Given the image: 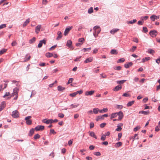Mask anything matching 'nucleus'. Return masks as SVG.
I'll return each mask as SVG.
<instances>
[{
  "label": "nucleus",
  "instance_id": "f257e3e1",
  "mask_svg": "<svg viewBox=\"0 0 160 160\" xmlns=\"http://www.w3.org/2000/svg\"><path fill=\"white\" fill-rule=\"evenodd\" d=\"M58 121V120L57 119H55L53 120L52 119H48L47 120L46 119H44L42 120V122L47 124H48L49 123H52L54 122H56Z\"/></svg>",
  "mask_w": 160,
  "mask_h": 160
},
{
  "label": "nucleus",
  "instance_id": "f03ea898",
  "mask_svg": "<svg viewBox=\"0 0 160 160\" xmlns=\"http://www.w3.org/2000/svg\"><path fill=\"white\" fill-rule=\"evenodd\" d=\"M19 90V89L17 88H15L13 89V92L12 94V96L15 95L16 96L14 98V100H16L18 98V91Z\"/></svg>",
  "mask_w": 160,
  "mask_h": 160
},
{
  "label": "nucleus",
  "instance_id": "7ed1b4c3",
  "mask_svg": "<svg viewBox=\"0 0 160 160\" xmlns=\"http://www.w3.org/2000/svg\"><path fill=\"white\" fill-rule=\"evenodd\" d=\"M149 34L152 37L154 38L156 36L158 32L156 30H153L150 31Z\"/></svg>",
  "mask_w": 160,
  "mask_h": 160
},
{
  "label": "nucleus",
  "instance_id": "20e7f679",
  "mask_svg": "<svg viewBox=\"0 0 160 160\" xmlns=\"http://www.w3.org/2000/svg\"><path fill=\"white\" fill-rule=\"evenodd\" d=\"M12 115L14 118H17L19 117V113L17 110H15L12 112Z\"/></svg>",
  "mask_w": 160,
  "mask_h": 160
},
{
  "label": "nucleus",
  "instance_id": "39448f33",
  "mask_svg": "<svg viewBox=\"0 0 160 160\" xmlns=\"http://www.w3.org/2000/svg\"><path fill=\"white\" fill-rule=\"evenodd\" d=\"M44 129V126L42 125H38L35 128V129L36 131H42Z\"/></svg>",
  "mask_w": 160,
  "mask_h": 160
},
{
  "label": "nucleus",
  "instance_id": "423d86ee",
  "mask_svg": "<svg viewBox=\"0 0 160 160\" xmlns=\"http://www.w3.org/2000/svg\"><path fill=\"white\" fill-rule=\"evenodd\" d=\"M46 40L44 39L40 40L38 45V48H41L42 45V44L43 43L44 44H46Z\"/></svg>",
  "mask_w": 160,
  "mask_h": 160
},
{
  "label": "nucleus",
  "instance_id": "0eeeda50",
  "mask_svg": "<svg viewBox=\"0 0 160 160\" xmlns=\"http://www.w3.org/2000/svg\"><path fill=\"white\" fill-rule=\"evenodd\" d=\"M72 28V26L66 28L64 31V35L65 36H66L68 34L69 31Z\"/></svg>",
  "mask_w": 160,
  "mask_h": 160
},
{
  "label": "nucleus",
  "instance_id": "6e6552de",
  "mask_svg": "<svg viewBox=\"0 0 160 160\" xmlns=\"http://www.w3.org/2000/svg\"><path fill=\"white\" fill-rule=\"evenodd\" d=\"M118 120H121L124 116L123 113L122 111H120L118 112Z\"/></svg>",
  "mask_w": 160,
  "mask_h": 160
},
{
  "label": "nucleus",
  "instance_id": "1a4fd4ad",
  "mask_svg": "<svg viewBox=\"0 0 160 160\" xmlns=\"http://www.w3.org/2000/svg\"><path fill=\"white\" fill-rule=\"evenodd\" d=\"M57 35L58 36L56 38V40H59L62 38V32L60 31H59L58 32Z\"/></svg>",
  "mask_w": 160,
  "mask_h": 160
},
{
  "label": "nucleus",
  "instance_id": "9d476101",
  "mask_svg": "<svg viewBox=\"0 0 160 160\" xmlns=\"http://www.w3.org/2000/svg\"><path fill=\"white\" fill-rule=\"evenodd\" d=\"M41 28V25H38L36 26L35 28V32L37 34H38Z\"/></svg>",
  "mask_w": 160,
  "mask_h": 160
},
{
  "label": "nucleus",
  "instance_id": "9b49d317",
  "mask_svg": "<svg viewBox=\"0 0 160 160\" xmlns=\"http://www.w3.org/2000/svg\"><path fill=\"white\" fill-rule=\"evenodd\" d=\"M95 92V91L94 90H92L90 91H86L85 93V95L86 96H88V95H92L94 92Z\"/></svg>",
  "mask_w": 160,
  "mask_h": 160
},
{
  "label": "nucleus",
  "instance_id": "f8f14e48",
  "mask_svg": "<svg viewBox=\"0 0 160 160\" xmlns=\"http://www.w3.org/2000/svg\"><path fill=\"white\" fill-rule=\"evenodd\" d=\"M72 42L70 40H69L67 41L66 46L69 48L72 47Z\"/></svg>",
  "mask_w": 160,
  "mask_h": 160
},
{
  "label": "nucleus",
  "instance_id": "ddd939ff",
  "mask_svg": "<svg viewBox=\"0 0 160 160\" xmlns=\"http://www.w3.org/2000/svg\"><path fill=\"white\" fill-rule=\"evenodd\" d=\"M88 133L89 135L90 136L96 139L97 138V136L95 135V133L93 132L89 131L88 132Z\"/></svg>",
  "mask_w": 160,
  "mask_h": 160
},
{
  "label": "nucleus",
  "instance_id": "4468645a",
  "mask_svg": "<svg viewBox=\"0 0 160 160\" xmlns=\"http://www.w3.org/2000/svg\"><path fill=\"white\" fill-rule=\"evenodd\" d=\"M5 102H2L0 104V112L1 111L5 108Z\"/></svg>",
  "mask_w": 160,
  "mask_h": 160
},
{
  "label": "nucleus",
  "instance_id": "2eb2a0df",
  "mask_svg": "<svg viewBox=\"0 0 160 160\" xmlns=\"http://www.w3.org/2000/svg\"><path fill=\"white\" fill-rule=\"evenodd\" d=\"M93 60V58L92 57H90L87 58L84 61V62L87 63L91 62Z\"/></svg>",
  "mask_w": 160,
  "mask_h": 160
},
{
  "label": "nucleus",
  "instance_id": "dca6fc26",
  "mask_svg": "<svg viewBox=\"0 0 160 160\" xmlns=\"http://www.w3.org/2000/svg\"><path fill=\"white\" fill-rule=\"evenodd\" d=\"M122 88V86H121L118 85L115 87L113 90L114 91H117L121 90Z\"/></svg>",
  "mask_w": 160,
  "mask_h": 160
},
{
  "label": "nucleus",
  "instance_id": "f3484780",
  "mask_svg": "<svg viewBox=\"0 0 160 160\" xmlns=\"http://www.w3.org/2000/svg\"><path fill=\"white\" fill-rule=\"evenodd\" d=\"M30 18H28L27 19L26 21L23 23L22 25V26L23 27H25L26 26L27 24L29 23L30 22Z\"/></svg>",
  "mask_w": 160,
  "mask_h": 160
},
{
  "label": "nucleus",
  "instance_id": "a211bd4d",
  "mask_svg": "<svg viewBox=\"0 0 160 160\" xmlns=\"http://www.w3.org/2000/svg\"><path fill=\"white\" fill-rule=\"evenodd\" d=\"M133 63L132 62H129L127 64H124V67L126 68H129V67L130 66H132Z\"/></svg>",
  "mask_w": 160,
  "mask_h": 160
},
{
  "label": "nucleus",
  "instance_id": "6ab92c4d",
  "mask_svg": "<svg viewBox=\"0 0 160 160\" xmlns=\"http://www.w3.org/2000/svg\"><path fill=\"white\" fill-rule=\"evenodd\" d=\"M119 29L118 28L113 29L110 31V33L112 34H114L115 33L119 31Z\"/></svg>",
  "mask_w": 160,
  "mask_h": 160
},
{
  "label": "nucleus",
  "instance_id": "aec40b11",
  "mask_svg": "<svg viewBox=\"0 0 160 160\" xmlns=\"http://www.w3.org/2000/svg\"><path fill=\"white\" fill-rule=\"evenodd\" d=\"M7 97H8L7 98L8 99H9L11 98V96L9 92H6L5 94L3 96V98H5Z\"/></svg>",
  "mask_w": 160,
  "mask_h": 160
},
{
  "label": "nucleus",
  "instance_id": "412c9836",
  "mask_svg": "<svg viewBox=\"0 0 160 160\" xmlns=\"http://www.w3.org/2000/svg\"><path fill=\"white\" fill-rule=\"evenodd\" d=\"M118 112L113 113L111 114L110 118L112 119L113 118H116L118 115Z\"/></svg>",
  "mask_w": 160,
  "mask_h": 160
},
{
  "label": "nucleus",
  "instance_id": "4be33fe9",
  "mask_svg": "<svg viewBox=\"0 0 160 160\" xmlns=\"http://www.w3.org/2000/svg\"><path fill=\"white\" fill-rule=\"evenodd\" d=\"M139 113H141L144 115H148L149 113V111L148 110L147 111H139Z\"/></svg>",
  "mask_w": 160,
  "mask_h": 160
},
{
  "label": "nucleus",
  "instance_id": "5701e85b",
  "mask_svg": "<svg viewBox=\"0 0 160 160\" xmlns=\"http://www.w3.org/2000/svg\"><path fill=\"white\" fill-rule=\"evenodd\" d=\"M58 90L59 91H62L65 89V88L61 86H58L57 88Z\"/></svg>",
  "mask_w": 160,
  "mask_h": 160
},
{
  "label": "nucleus",
  "instance_id": "b1692460",
  "mask_svg": "<svg viewBox=\"0 0 160 160\" xmlns=\"http://www.w3.org/2000/svg\"><path fill=\"white\" fill-rule=\"evenodd\" d=\"M110 53L112 54L117 55L118 54V52L115 49H112L110 52Z\"/></svg>",
  "mask_w": 160,
  "mask_h": 160
},
{
  "label": "nucleus",
  "instance_id": "393cba45",
  "mask_svg": "<svg viewBox=\"0 0 160 160\" xmlns=\"http://www.w3.org/2000/svg\"><path fill=\"white\" fill-rule=\"evenodd\" d=\"M126 81V80H123L120 81H116L117 84H123L124 82Z\"/></svg>",
  "mask_w": 160,
  "mask_h": 160
},
{
  "label": "nucleus",
  "instance_id": "a878e982",
  "mask_svg": "<svg viewBox=\"0 0 160 160\" xmlns=\"http://www.w3.org/2000/svg\"><path fill=\"white\" fill-rule=\"evenodd\" d=\"M99 111V109L98 108H94L93 110V112L95 114H97Z\"/></svg>",
  "mask_w": 160,
  "mask_h": 160
},
{
  "label": "nucleus",
  "instance_id": "bb28decb",
  "mask_svg": "<svg viewBox=\"0 0 160 160\" xmlns=\"http://www.w3.org/2000/svg\"><path fill=\"white\" fill-rule=\"evenodd\" d=\"M36 40V38L35 37H33L29 41V43L30 44L33 43Z\"/></svg>",
  "mask_w": 160,
  "mask_h": 160
},
{
  "label": "nucleus",
  "instance_id": "cd10ccee",
  "mask_svg": "<svg viewBox=\"0 0 160 160\" xmlns=\"http://www.w3.org/2000/svg\"><path fill=\"white\" fill-rule=\"evenodd\" d=\"M108 111V109L107 108H104L100 110L99 112L100 113H102L103 112H107Z\"/></svg>",
  "mask_w": 160,
  "mask_h": 160
},
{
  "label": "nucleus",
  "instance_id": "c85d7f7f",
  "mask_svg": "<svg viewBox=\"0 0 160 160\" xmlns=\"http://www.w3.org/2000/svg\"><path fill=\"white\" fill-rule=\"evenodd\" d=\"M134 102V101H131L129 102L127 104V106L128 107H130L131 106Z\"/></svg>",
  "mask_w": 160,
  "mask_h": 160
},
{
  "label": "nucleus",
  "instance_id": "c756f323",
  "mask_svg": "<svg viewBox=\"0 0 160 160\" xmlns=\"http://www.w3.org/2000/svg\"><path fill=\"white\" fill-rule=\"evenodd\" d=\"M85 41V40L83 38H79L78 40V41L79 42H81V43H83Z\"/></svg>",
  "mask_w": 160,
  "mask_h": 160
},
{
  "label": "nucleus",
  "instance_id": "7c9ffc66",
  "mask_svg": "<svg viewBox=\"0 0 160 160\" xmlns=\"http://www.w3.org/2000/svg\"><path fill=\"white\" fill-rule=\"evenodd\" d=\"M45 55L47 58H50L53 56V54L50 52L46 53Z\"/></svg>",
  "mask_w": 160,
  "mask_h": 160
},
{
  "label": "nucleus",
  "instance_id": "2f4dec72",
  "mask_svg": "<svg viewBox=\"0 0 160 160\" xmlns=\"http://www.w3.org/2000/svg\"><path fill=\"white\" fill-rule=\"evenodd\" d=\"M35 129L32 128L29 131V136H32L34 133Z\"/></svg>",
  "mask_w": 160,
  "mask_h": 160
},
{
  "label": "nucleus",
  "instance_id": "473e14b6",
  "mask_svg": "<svg viewBox=\"0 0 160 160\" xmlns=\"http://www.w3.org/2000/svg\"><path fill=\"white\" fill-rule=\"evenodd\" d=\"M137 20L136 19H133V20H131L128 22V24H133V23L136 22Z\"/></svg>",
  "mask_w": 160,
  "mask_h": 160
},
{
  "label": "nucleus",
  "instance_id": "72a5a7b5",
  "mask_svg": "<svg viewBox=\"0 0 160 160\" xmlns=\"http://www.w3.org/2000/svg\"><path fill=\"white\" fill-rule=\"evenodd\" d=\"M40 137V135L38 134H36L33 137V138L34 139L36 140L39 139Z\"/></svg>",
  "mask_w": 160,
  "mask_h": 160
},
{
  "label": "nucleus",
  "instance_id": "f704fd0d",
  "mask_svg": "<svg viewBox=\"0 0 160 160\" xmlns=\"http://www.w3.org/2000/svg\"><path fill=\"white\" fill-rule=\"evenodd\" d=\"M150 59V58L149 57H146L145 58H143L142 59V62H144L146 61H147L149 60Z\"/></svg>",
  "mask_w": 160,
  "mask_h": 160
},
{
  "label": "nucleus",
  "instance_id": "c9c22d12",
  "mask_svg": "<svg viewBox=\"0 0 160 160\" xmlns=\"http://www.w3.org/2000/svg\"><path fill=\"white\" fill-rule=\"evenodd\" d=\"M104 118L102 117V115L98 116L96 118V120L97 121H98L100 119H104Z\"/></svg>",
  "mask_w": 160,
  "mask_h": 160
},
{
  "label": "nucleus",
  "instance_id": "e433bc0d",
  "mask_svg": "<svg viewBox=\"0 0 160 160\" xmlns=\"http://www.w3.org/2000/svg\"><path fill=\"white\" fill-rule=\"evenodd\" d=\"M7 49H6L3 48L0 51V55H2L3 54L4 52H6Z\"/></svg>",
  "mask_w": 160,
  "mask_h": 160
},
{
  "label": "nucleus",
  "instance_id": "4c0bfd02",
  "mask_svg": "<svg viewBox=\"0 0 160 160\" xmlns=\"http://www.w3.org/2000/svg\"><path fill=\"white\" fill-rule=\"evenodd\" d=\"M93 12V8L92 7H90L88 10V13L91 14Z\"/></svg>",
  "mask_w": 160,
  "mask_h": 160
},
{
  "label": "nucleus",
  "instance_id": "58836bf2",
  "mask_svg": "<svg viewBox=\"0 0 160 160\" xmlns=\"http://www.w3.org/2000/svg\"><path fill=\"white\" fill-rule=\"evenodd\" d=\"M106 138V136L105 134H103L101 136L100 139L101 141H104L105 140Z\"/></svg>",
  "mask_w": 160,
  "mask_h": 160
},
{
  "label": "nucleus",
  "instance_id": "ea45409f",
  "mask_svg": "<svg viewBox=\"0 0 160 160\" xmlns=\"http://www.w3.org/2000/svg\"><path fill=\"white\" fill-rule=\"evenodd\" d=\"M137 48V47L135 46H133L132 47V48L129 51L131 52H134L136 48Z\"/></svg>",
  "mask_w": 160,
  "mask_h": 160
},
{
  "label": "nucleus",
  "instance_id": "a19ab883",
  "mask_svg": "<svg viewBox=\"0 0 160 160\" xmlns=\"http://www.w3.org/2000/svg\"><path fill=\"white\" fill-rule=\"evenodd\" d=\"M26 124L28 125H30L32 123V120H26Z\"/></svg>",
  "mask_w": 160,
  "mask_h": 160
},
{
  "label": "nucleus",
  "instance_id": "79ce46f5",
  "mask_svg": "<svg viewBox=\"0 0 160 160\" xmlns=\"http://www.w3.org/2000/svg\"><path fill=\"white\" fill-rule=\"evenodd\" d=\"M28 56V55H27L26 56V58L25 59V60L24 61L25 62H26L27 61H28L31 58V56L30 55H29L28 56L27 58V57Z\"/></svg>",
  "mask_w": 160,
  "mask_h": 160
},
{
  "label": "nucleus",
  "instance_id": "37998d69",
  "mask_svg": "<svg viewBox=\"0 0 160 160\" xmlns=\"http://www.w3.org/2000/svg\"><path fill=\"white\" fill-rule=\"evenodd\" d=\"M148 52L151 54H153L155 52L152 49H149L148 50Z\"/></svg>",
  "mask_w": 160,
  "mask_h": 160
},
{
  "label": "nucleus",
  "instance_id": "c03bdc74",
  "mask_svg": "<svg viewBox=\"0 0 160 160\" xmlns=\"http://www.w3.org/2000/svg\"><path fill=\"white\" fill-rule=\"evenodd\" d=\"M125 61V59L122 58H120L118 60V61L117 62L118 63H120V62H122Z\"/></svg>",
  "mask_w": 160,
  "mask_h": 160
},
{
  "label": "nucleus",
  "instance_id": "a18cd8bd",
  "mask_svg": "<svg viewBox=\"0 0 160 160\" xmlns=\"http://www.w3.org/2000/svg\"><path fill=\"white\" fill-rule=\"evenodd\" d=\"M114 69L115 70L119 71L121 69V67L120 66H116L114 68Z\"/></svg>",
  "mask_w": 160,
  "mask_h": 160
},
{
  "label": "nucleus",
  "instance_id": "49530a36",
  "mask_svg": "<svg viewBox=\"0 0 160 160\" xmlns=\"http://www.w3.org/2000/svg\"><path fill=\"white\" fill-rule=\"evenodd\" d=\"M154 15H152L150 17V18L151 19V20L152 21H154L155 20H156L155 17H154Z\"/></svg>",
  "mask_w": 160,
  "mask_h": 160
},
{
  "label": "nucleus",
  "instance_id": "de8ad7c7",
  "mask_svg": "<svg viewBox=\"0 0 160 160\" xmlns=\"http://www.w3.org/2000/svg\"><path fill=\"white\" fill-rule=\"evenodd\" d=\"M79 105V104H77L76 105H73V104H72L70 106H72V107L71 108H74L78 107Z\"/></svg>",
  "mask_w": 160,
  "mask_h": 160
},
{
  "label": "nucleus",
  "instance_id": "09e8293b",
  "mask_svg": "<svg viewBox=\"0 0 160 160\" xmlns=\"http://www.w3.org/2000/svg\"><path fill=\"white\" fill-rule=\"evenodd\" d=\"M122 96L128 97H130V95L129 94H128L127 93H124L122 95Z\"/></svg>",
  "mask_w": 160,
  "mask_h": 160
},
{
  "label": "nucleus",
  "instance_id": "8fccbe9b",
  "mask_svg": "<svg viewBox=\"0 0 160 160\" xmlns=\"http://www.w3.org/2000/svg\"><path fill=\"white\" fill-rule=\"evenodd\" d=\"M58 117L60 118H62L64 117V115L62 113H59L58 114Z\"/></svg>",
  "mask_w": 160,
  "mask_h": 160
},
{
  "label": "nucleus",
  "instance_id": "3c124183",
  "mask_svg": "<svg viewBox=\"0 0 160 160\" xmlns=\"http://www.w3.org/2000/svg\"><path fill=\"white\" fill-rule=\"evenodd\" d=\"M143 31L145 33H146L148 32V30L147 28L146 27H143Z\"/></svg>",
  "mask_w": 160,
  "mask_h": 160
},
{
  "label": "nucleus",
  "instance_id": "603ef678",
  "mask_svg": "<svg viewBox=\"0 0 160 160\" xmlns=\"http://www.w3.org/2000/svg\"><path fill=\"white\" fill-rule=\"evenodd\" d=\"M116 108L118 109H121L122 108L123 106L122 105H116Z\"/></svg>",
  "mask_w": 160,
  "mask_h": 160
},
{
  "label": "nucleus",
  "instance_id": "864d4df0",
  "mask_svg": "<svg viewBox=\"0 0 160 160\" xmlns=\"http://www.w3.org/2000/svg\"><path fill=\"white\" fill-rule=\"evenodd\" d=\"M140 126L136 127L134 128L133 131L134 132H136L139 129H140Z\"/></svg>",
  "mask_w": 160,
  "mask_h": 160
},
{
  "label": "nucleus",
  "instance_id": "5fc2aeb1",
  "mask_svg": "<svg viewBox=\"0 0 160 160\" xmlns=\"http://www.w3.org/2000/svg\"><path fill=\"white\" fill-rule=\"evenodd\" d=\"M73 80V78H70L68 81V82L67 84H68L69 83H72Z\"/></svg>",
  "mask_w": 160,
  "mask_h": 160
},
{
  "label": "nucleus",
  "instance_id": "6e6d98bb",
  "mask_svg": "<svg viewBox=\"0 0 160 160\" xmlns=\"http://www.w3.org/2000/svg\"><path fill=\"white\" fill-rule=\"evenodd\" d=\"M89 125L90 128H92L94 127V124L92 122H91L90 123Z\"/></svg>",
  "mask_w": 160,
  "mask_h": 160
},
{
  "label": "nucleus",
  "instance_id": "4d7b16f0",
  "mask_svg": "<svg viewBox=\"0 0 160 160\" xmlns=\"http://www.w3.org/2000/svg\"><path fill=\"white\" fill-rule=\"evenodd\" d=\"M6 27V24H3L0 25V29Z\"/></svg>",
  "mask_w": 160,
  "mask_h": 160
},
{
  "label": "nucleus",
  "instance_id": "13d9d810",
  "mask_svg": "<svg viewBox=\"0 0 160 160\" xmlns=\"http://www.w3.org/2000/svg\"><path fill=\"white\" fill-rule=\"evenodd\" d=\"M77 94L75 92L72 93H71L69 94V96L72 97H74Z\"/></svg>",
  "mask_w": 160,
  "mask_h": 160
},
{
  "label": "nucleus",
  "instance_id": "bf43d9fd",
  "mask_svg": "<svg viewBox=\"0 0 160 160\" xmlns=\"http://www.w3.org/2000/svg\"><path fill=\"white\" fill-rule=\"evenodd\" d=\"M83 92V90H81L80 91H78L76 92V93L77 95L78 94H81Z\"/></svg>",
  "mask_w": 160,
  "mask_h": 160
},
{
  "label": "nucleus",
  "instance_id": "052dcab7",
  "mask_svg": "<svg viewBox=\"0 0 160 160\" xmlns=\"http://www.w3.org/2000/svg\"><path fill=\"white\" fill-rule=\"evenodd\" d=\"M106 125V123H102L100 124V126L101 128H103Z\"/></svg>",
  "mask_w": 160,
  "mask_h": 160
},
{
  "label": "nucleus",
  "instance_id": "680f3d73",
  "mask_svg": "<svg viewBox=\"0 0 160 160\" xmlns=\"http://www.w3.org/2000/svg\"><path fill=\"white\" fill-rule=\"evenodd\" d=\"M94 154L97 156H100L101 155L100 153L99 152H96L94 153Z\"/></svg>",
  "mask_w": 160,
  "mask_h": 160
},
{
  "label": "nucleus",
  "instance_id": "e2e57ef3",
  "mask_svg": "<svg viewBox=\"0 0 160 160\" xmlns=\"http://www.w3.org/2000/svg\"><path fill=\"white\" fill-rule=\"evenodd\" d=\"M160 126H157L155 127V131L156 132H158L160 130Z\"/></svg>",
  "mask_w": 160,
  "mask_h": 160
},
{
  "label": "nucleus",
  "instance_id": "0e129e2a",
  "mask_svg": "<svg viewBox=\"0 0 160 160\" xmlns=\"http://www.w3.org/2000/svg\"><path fill=\"white\" fill-rule=\"evenodd\" d=\"M148 18V17L147 16H145L144 17H142V20H146Z\"/></svg>",
  "mask_w": 160,
  "mask_h": 160
},
{
  "label": "nucleus",
  "instance_id": "69168bd1",
  "mask_svg": "<svg viewBox=\"0 0 160 160\" xmlns=\"http://www.w3.org/2000/svg\"><path fill=\"white\" fill-rule=\"evenodd\" d=\"M81 58V56H79L78 57H77L76 59L74 60L75 62H77L80 60V59Z\"/></svg>",
  "mask_w": 160,
  "mask_h": 160
},
{
  "label": "nucleus",
  "instance_id": "338daca9",
  "mask_svg": "<svg viewBox=\"0 0 160 160\" xmlns=\"http://www.w3.org/2000/svg\"><path fill=\"white\" fill-rule=\"evenodd\" d=\"M100 28V26H96L93 28V30L94 31L96 30L97 29Z\"/></svg>",
  "mask_w": 160,
  "mask_h": 160
},
{
  "label": "nucleus",
  "instance_id": "774afa93",
  "mask_svg": "<svg viewBox=\"0 0 160 160\" xmlns=\"http://www.w3.org/2000/svg\"><path fill=\"white\" fill-rule=\"evenodd\" d=\"M11 44L12 46H15L17 44V43L16 41H13L12 42Z\"/></svg>",
  "mask_w": 160,
  "mask_h": 160
}]
</instances>
